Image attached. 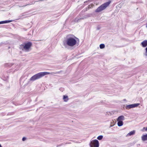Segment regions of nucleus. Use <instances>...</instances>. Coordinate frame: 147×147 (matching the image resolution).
<instances>
[{"instance_id": "nucleus-1", "label": "nucleus", "mask_w": 147, "mask_h": 147, "mask_svg": "<svg viewBox=\"0 0 147 147\" xmlns=\"http://www.w3.org/2000/svg\"><path fill=\"white\" fill-rule=\"evenodd\" d=\"M78 39L73 35H69L67 36L66 39L63 41V45L66 48H68V46L72 47L75 45L77 41L76 39Z\"/></svg>"}, {"instance_id": "nucleus-2", "label": "nucleus", "mask_w": 147, "mask_h": 147, "mask_svg": "<svg viewBox=\"0 0 147 147\" xmlns=\"http://www.w3.org/2000/svg\"><path fill=\"white\" fill-rule=\"evenodd\" d=\"M49 73L47 72H40L39 73L32 76L30 78V80L33 81H34L41 78L46 75L49 74Z\"/></svg>"}, {"instance_id": "nucleus-3", "label": "nucleus", "mask_w": 147, "mask_h": 147, "mask_svg": "<svg viewBox=\"0 0 147 147\" xmlns=\"http://www.w3.org/2000/svg\"><path fill=\"white\" fill-rule=\"evenodd\" d=\"M32 45V43L30 42L20 45L19 47V49L23 50L24 49L26 51L28 50Z\"/></svg>"}, {"instance_id": "nucleus-4", "label": "nucleus", "mask_w": 147, "mask_h": 147, "mask_svg": "<svg viewBox=\"0 0 147 147\" xmlns=\"http://www.w3.org/2000/svg\"><path fill=\"white\" fill-rule=\"evenodd\" d=\"M111 2V1H109L102 4L96 10L95 12H99L105 9L109 5Z\"/></svg>"}, {"instance_id": "nucleus-5", "label": "nucleus", "mask_w": 147, "mask_h": 147, "mask_svg": "<svg viewBox=\"0 0 147 147\" xmlns=\"http://www.w3.org/2000/svg\"><path fill=\"white\" fill-rule=\"evenodd\" d=\"M90 147H99V143L97 140H94L91 141L90 144Z\"/></svg>"}, {"instance_id": "nucleus-6", "label": "nucleus", "mask_w": 147, "mask_h": 147, "mask_svg": "<svg viewBox=\"0 0 147 147\" xmlns=\"http://www.w3.org/2000/svg\"><path fill=\"white\" fill-rule=\"evenodd\" d=\"M92 15L91 14H88L87 15L84 16L83 18H76L75 20V22H79L80 21V20H83L84 19H86L87 18L90 17Z\"/></svg>"}, {"instance_id": "nucleus-7", "label": "nucleus", "mask_w": 147, "mask_h": 147, "mask_svg": "<svg viewBox=\"0 0 147 147\" xmlns=\"http://www.w3.org/2000/svg\"><path fill=\"white\" fill-rule=\"evenodd\" d=\"M139 105V103H136L131 105H128L126 106L125 108L126 109H128L131 108L137 107Z\"/></svg>"}, {"instance_id": "nucleus-8", "label": "nucleus", "mask_w": 147, "mask_h": 147, "mask_svg": "<svg viewBox=\"0 0 147 147\" xmlns=\"http://www.w3.org/2000/svg\"><path fill=\"white\" fill-rule=\"evenodd\" d=\"M141 45L143 47H145L147 46V40H144L141 43Z\"/></svg>"}, {"instance_id": "nucleus-9", "label": "nucleus", "mask_w": 147, "mask_h": 147, "mask_svg": "<svg viewBox=\"0 0 147 147\" xmlns=\"http://www.w3.org/2000/svg\"><path fill=\"white\" fill-rule=\"evenodd\" d=\"M141 138L143 141H144L147 140V134L143 135Z\"/></svg>"}, {"instance_id": "nucleus-10", "label": "nucleus", "mask_w": 147, "mask_h": 147, "mask_svg": "<svg viewBox=\"0 0 147 147\" xmlns=\"http://www.w3.org/2000/svg\"><path fill=\"white\" fill-rule=\"evenodd\" d=\"M12 20H7L0 22V24H6L12 22Z\"/></svg>"}, {"instance_id": "nucleus-11", "label": "nucleus", "mask_w": 147, "mask_h": 147, "mask_svg": "<svg viewBox=\"0 0 147 147\" xmlns=\"http://www.w3.org/2000/svg\"><path fill=\"white\" fill-rule=\"evenodd\" d=\"M124 120V117L123 115H121L119 116L117 119V121H122Z\"/></svg>"}, {"instance_id": "nucleus-12", "label": "nucleus", "mask_w": 147, "mask_h": 147, "mask_svg": "<svg viewBox=\"0 0 147 147\" xmlns=\"http://www.w3.org/2000/svg\"><path fill=\"white\" fill-rule=\"evenodd\" d=\"M118 121L117 125L118 126L120 127L123 125V123L122 121Z\"/></svg>"}, {"instance_id": "nucleus-13", "label": "nucleus", "mask_w": 147, "mask_h": 147, "mask_svg": "<svg viewBox=\"0 0 147 147\" xmlns=\"http://www.w3.org/2000/svg\"><path fill=\"white\" fill-rule=\"evenodd\" d=\"M135 132V130H133L130 132L129 133H128L127 134V136H131L132 135H134Z\"/></svg>"}, {"instance_id": "nucleus-14", "label": "nucleus", "mask_w": 147, "mask_h": 147, "mask_svg": "<svg viewBox=\"0 0 147 147\" xmlns=\"http://www.w3.org/2000/svg\"><path fill=\"white\" fill-rule=\"evenodd\" d=\"M94 6V5L93 4H91V5H88V8H86V11H87L88 9H89L93 7Z\"/></svg>"}, {"instance_id": "nucleus-15", "label": "nucleus", "mask_w": 147, "mask_h": 147, "mask_svg": "<svg viewBox=\"0 0 147 147\" xmlns=\"http://www.w3.org/2000/svg\"><path fill=\"white\" fill-rule=\"evenodd\" d=\"M68 96H66L64 95L63 96V99H64V100L65 102H67L68 100Z\"/></svg>"}, {"instance_id": "nucleus-16", "label": "nucleus", "mask_w": 147, "mask_h": 147, "mask_svg": "<svg viewBox=\"0 0 147 147\" xmlns=\"http://www.w3.org/2000/svg\"><path fill=\"white\" fill-rule=\"evenodd\" d=\"M105 47V45L104 44H100V49H102Z\"/></svg>"}, {"instance_id": "nucleus-17", "label": "nucleus", "mask_w": 147, "mask_h": 147, "mask_svg": "<svg viewBox=\"0 0 147 147\" xmlns=\"http://www.w3.org/2000/svg\"><path fill=\"white\" fill-rule=\"evenodd\" d=\"M103 137V136L102 135H100L97 137V139L99 140H101L102 139Z\"/></svg>"}, {"instance_id": "nucleus-18", "label": "nucleus", "mask_w": 147, "mask_h": 147, "mask_svg": "<svg viewBox=\"0 0 147 147\" xmlns=\"http://www.w3.org/2000/svg\"><path fill=\"white\" fill-rule=\"evenodd\" d=\"M24 16V13H22V14H21L20 15V16L19 17L18 19H20V18H23L22 17Z\"/></svg>"}, {"instance_id": "nucleus-19", "label": "nucleus", "mask_w": 147, "mask_h": 147, "mask_svg": "<svg viewBox=\"0 0 147 147\" xmlns=\"http://www.w3.org/2000/svg\"><path fill=\"white\" fill-rule=\"evenodd\" d=\"M146 52L144 54V55L146 56H147V47L146 48Z\"/></svg>"}, {"instance_id": "nucleus-20", "label": "nucleus", "mask_w": 147, "mask_h": 147, "mask_svg": "<svg viewBox=\"0 0 147 147\" xmlns=\"http://www.w3.org/2000/svg\"><path fill=\"white\" fill-rule=\"evenodd\" d=\"M26 139V137H23L22 139V140L23 141H25Z\"/></svg>"}, {"instance_id": "nucleus-21", "label": "nucleus", "mask_w": 147, "mask_h": 147, "mask_svg": "<svg viewBox=\"0 0 147 147\" xmlns=\"http://www.w3.org/2000/svg\"><path fill=\"white\" fill-rule=\"evenodd\" d=\"M89 0H88V1H84V3H87L88 1H89Z\"/></svg>"}, {"instance_id": "nucleus-22", "label": "nucleus", "mask_w": 147, "mask_h": 147, "mask_svg": "<svg viewBox=\"0 0 147 147\" xmlns=\"http://www.w3.org/2000/svg\"><path fill=\"white\" fill-rule=\"evenodd\" d=\"M144 129H145V130L146 131H147V127H144Z\"/></svg>"}, {"instance_id": "nucleus-23", "label": "nucleus", "mask_w": 147, "mask_h": 147, "mask_svg": "<svg viewBox=\"0 0 147 147\" xmlns=\"http://www.w3.org/2000/svg\"><path fill=\"white\" fill-rule=\"evenodd\" d=\"M61 145H57V147H58L59 146H61Z\"/></svg>"}, {"instance_id": "nucleus-24", "label": "nucleus", "mask_w": 147, "mask_h": 147, "mask_svg": "<svg viewBox=\"0 0 147 147\" xmlns=\"http://www.w3.org/2000/svg\"><path fill=\"white\" fill-rule=\"evenodd\" d=\"M113 126V125H110V127H112Z\"/></svg>"}, {"instance_id": "nucleus-25", "label": "nucleus", "mask_w": 147, "mask_h": 147, "mask_svg": "<svg viewBox=\"0 0 147 147\" xmlns=\"http://www.w3.org/2000/svg\"><path fill=\"white\" fill-rule=\"evenodd\" d=\"M61 89H63V88H60V90H61Z\"/></svg>"}, {"instance_id": "nucleus-26", "label": "nucleus", "mask_w": 147, "mask_h": 147, "mask_svg": "<svg viewBox=\"0 0 147 147\" xmlns=\"http://www.w3.org/2000/svg\"><path fill=\"white\" fill-rule=\"evenodd\" d=\"M0 147H2V146L0 144Z\"/></svg>"}]
</instances>
